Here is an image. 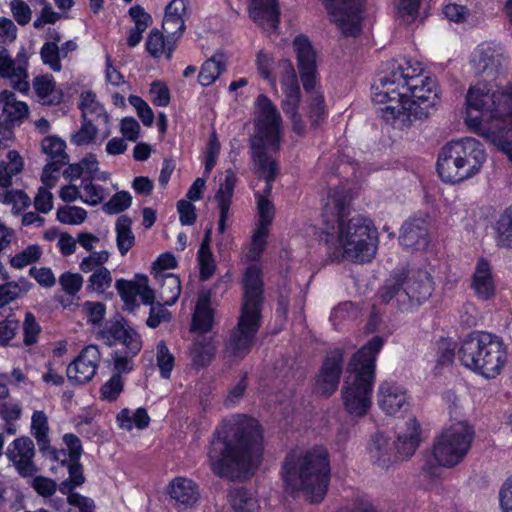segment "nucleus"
Masks as SVG:
<instances>
[{
  "label": "nucleus",
  "mask_w": 512,
  "mask_h": 512,
  "mask_svg": "<svg viewBox=\"0 0 512 512\" xmlns=\"http://www.w3.org/2000/svg\"><path fill=\"white\" fill-rule=\"evenodd\" d=\"M373 90L375 103L390 102L381 108V117L398 129L428 118L438 103L436 81L422 75L419 64L404 58L389 62L387 73L379 77Z\"/></svg>",
  "instance_id": "nucleus-1"
},
{
  "label": "nucleus",
  "mask_w": 512,
  "mask_h": 512,
  "mask_svg": "<svg viewBox=\"0 0 512 512\" xmlns=\"http://www.w3.org/2000/svg\"><path fill=\"white\" fill-rule=\"evenodd\" d=\"M263 434L259 422L245 415L225 420L214 432L208 450L211 470L219 477L253 473L261 463Z\"/></svg>",
  "instance_id": "nucleus-2"
},
{
  "label": "nucleus",
  "mask_w": 512,
  "mask_h": 512,
  "mask_svg": "<svg viewBox=\"0 0 512 512\" xmlns=\"http://www.w3.org/2000/svg\"><path fill=\"white\" fill-rule=\"evenodd\" d=\"M326 216L334 217L326 222V242L335 245L331 256L334 260H348L352 262H369L376 254V231L371 222L365 217L356 214L349 215V197L347 192L334 189L328 196L324 206Z\"/></svg>",
  "instance_id": "nucleus-3"
},
{
  "label": "nucleus",
  "mask_w": 512,
  "mask_h": 512,
  "mask_svg": "<svg viewBox=\"0 0 512 512\" xmlns=\"http://www.w3.org/2000/svg\"><path fill=\"white\" fill-rule=\"evenodd\" d=\"M467 105L481 112L478 133L512 162V89L492 90L479 83L469 89Z\"/></svg>",
  "instance_id": "nucleus-4"
},
{
  "label": "nucleus",
  "mask_w": 512,
  "mask_h": 512,
  "mask_svg": "<svg viewBox=\"0 0 512 512\" xmlns=\"http://www.w3.org/2000/svg\"><path fill=\"white\" fill-rule=\"evenodd\" d=\"M283 480L292 490L302 491L310 503L321 502L328 490L330 465L322 446L291 451L283 462Z\"/></svg>",
  "instance_id": "nucleus-5"
},
{
  "label": "nucleus",
  "mask_w": 512,
  "mask_h": 512,
  "mask_svg": "<svg viewBox=\"0 0 512 512\" xmlns=\"http://www.w3.org/2000/svg\"><path fill=\"white\" fill-rule=\"evenodd\" d=\"M383 340L374 336L366 345L354 354L348 364V373L341 389L345 411L354 418L365 416L371 405V393L375 379L376 354Z\"/></svg>",
  "instance_id": "nucleus-6"
},
{
  "label": "nucleus",
  "mask_w": 512,
  "mask_h": 512,
  "mask_svg": "<svg viewBox=\"0 0 512 512\" xmlns=\"http://www.w3.org/2000/svg\"><path fill=\"white\" fill-rule=\"evenodd\" d=\"M461 363L468 369L491 379L498 376L507 362V349L499 336L480 331L473 332L458 350Z\"/></svg>",
  "instance_id": "nucleus-7"
},
{
  "label": "nucleus",
  "mask_w": 512,
  "mask_h": 512,
  "mask_svg": "<svg viewBox=\"0 0 512 512\" xmlns=\"http://www.w3.org/2000/svg\"><path fill=\"white\" fill-rule=\"evenodd\" d=\"M486 160L482 144L471 137L451 141L439 153L437 171L448 183H458L476 175Z\"/></svg>",
  "instance_id": "nucleus-8"
},
{
  "label": "nucleus",
  "mask_w": 512,
  "mask_h": 512,
  "mask_svg": "<svg viewBox=\"0 0 512 512\" xmlns=\"http://www.w3.org/2000/svg\"><path fill=\"white\" fill-rule=\"evenodd\" d=\"M434 290L430 273L424 269L397 270L386 280L379 291L383 302L394 298L401 309L410 310L427 301Z\"/></svg>",
  "instance_id": "nucleus-9"
},
{
  "label": "nucleus",
  "mask_w": 512,
  "mask_h": 512,
  "mask_svg": "<svg viewBox=\"0 0 512 512\" xmlns=\"http://www.w3.org/2000/svg\"><path fill=\"white\" fill-rule=\"evenodd\" d=\"M255 133L250 138L251 155L277 152L281 143L282 118L271 100L261 94L256 100Z\"/></svg>",
  "instance_id": "nucleus-10"
},
{
  "label": "nucleus",
  "mask_w": 512,
  "mask_h": 512,
  "mask_svg": "<svg viewBox=\"0 0 512 512\" xmlns=\"http://www.w3.org/2000/svg\"><path fill=\"white\" fill-rule=\"evenodd\" d=\"M293 47L303 87L309 93L308 115L312 125L316 126L325 115L324 98L322 94L315 90L316 55L311 43L303 35L294 39Z\"/></svg>",
  "instance_id": "nucleus-11"
},
{
  "label": "nucleus",
  "mask_w": 512,
  "mask_h": 512,
  "mask_svg": "<svg viewBox=\"0 0 512 512\" xmlns=\"http://www.w3.org/2000/svg\"><path fill=\"white\" fill-rule=\"evenodd\" d=\"M474 439V430L466 421L453 423L437 438L433 446L436 462L447 468L458 465L467 455Z\"/></svg>",
  "instance_id": "nucleus-12"
},
{
  "label": "nucleus",
  "mask_w": 512,
  "mask_h": 512,
  "mask_svg": "<svg viewBox=\"0 0 512 512\" xmlns=\"http://www.w3.org/2000/svg\"><path fill=\"white\" fill-rule=\"evenodd\" d=\"M261 316L241 312L237 325L230 330L224 340L223 358L238 363L251 351L260 328Z\"/></svg>",
  "instance_id": "nucleus-13"
},
{
  "label": "nucleus",
  "mask_w": 512,
  "mask_h": 512,
  "mask_svg": "<svg viewBox=\"0 0 512 512\" xmlns=\"http://www.w3.org/2000/svg\"><path fill=\"white\" fill-rule=\"evenodd\" d=\"M330 19L346 37L361 32V8L363 0H322Z\"/></svg>",
  "instance_id": "nucleus-14"
},
{
  "label": "nucleus",
  "mask_w": 512,
  "mask_h": 512,
  "mask_svg": "<svg viewBox=\"0 0 512 512\" xmlns=\"http://www.w3.org/2000/svg\"><path fill=\"white\" fill-rule=\"evenodd\" d=\"M241 312L261 316L264 282L262 270L257 265L248 266L242 276Z\"/></svg>",
  "instance_id": "nucleus-15"
},
{
  "label": "nucleus",
  "mask_w": 512,
  "mask_h": 512,
  "mask_svg": "<svg viewBox=\"0 0 512 512\" xmlns=\"http://www.w3.org/2000/svg\"><path fill=\"white\" fill-rule=\"evenodd\" d=\"M41 148L42 152L51 159L43 168L41 181L52 188L58 180L62 167L69 163V156L65 152L66 144L56 136H47L42 140Z\"/></svg>",
  "instance_id": "nucleus-16"
},
{
  "label": "nucleus",
  "mask_w": 512,
  "mask_h": 512,
  "mask_svg": "<svg viewBox=\"0 0 512 512\" xmlns=\"http://www.w3.org/2000/svg\"><path fill=\"white\" fill-rule=\"evenodd\" d=\"M100 361L101 353L98 346L88 345L84 347L77 358L68 365V379L78 384L90 382L96 374Z\"/></svg>",
  "instance_id": "nucleus-17"
},
{
  "label": "nucleus",
  "mask_w": 512,
  "mask_h": 512,
  "mask_svg": "<svg viewBox=\"0 0 512 512\" xmlns=\"http://www.w3.org/2000/svg\"><path fill=\"white\" fill-rule=\"evenodd\" d=\"M6 456L22 477H31L38 472L34 463L35 446L30 437L15 439L6 450Z\"/></svg>",
  "instance_id": "nucleus-18"
},
{
  "label": "nucleus",
  "mask_w": 512,
  "mask_h": 512,
  "mask_svg": "<svg viewBox=\"0 0 512 512\" xmlns=\"http://www.w3.org/2000/svg\"><path fill=\"white\" fill-rule=\"evenodd\" d=\"M97 338L108 346L121 343L132 354H138L142 348L140 335L126 323L120 321L106 324L103 329L97 332Z\"/></svg>",
  "instance_id": "nucleus-19"
},
{
  "label": "nucleus",
  "mask_w": 512,
  "mask_h": 512,
  "mask_svg": "<svg viewBox=\"0 0 512 512\" xmlns=\"http://www.w3.org/2000/svg\"><path fill=\"white\" fill-rule=\"evenodd\" d=\"M343 368V352L341 349L329 351L316 380V389L325 396L332 395L338 388Z\"/></svg>",
  "instance_id": "nucleus-20"
},
{
  "label": "nucleus",
  "mask_w": 512,
  "mask_h": 512,
  "mask_svg": "<svg viewBox=\"0 0 512 512\" xmlns=\"http://www.w3.org/2000/svg\"><path fill=\"white\" fill-rule=\"evenodd\" d=\"M430 217L420 214L407 220L401 229L400 244L407 249H424L429 242Z\"/></svg>",
  "instance_id": "nucleus-21"
},
{
  "label": "nucleus",
  "mask_w": 512,
  "mask_h": 512,
  "mask_svg": "<svg viewBox=\"0 0 512 512\" xmlns=\"http://www.w3.org/2000/svg\"><path fill=\"white\" fill-rule=\"evenodd\" d=\"M503 60V49L493 42H485L478 46L471 63L477 73L493 74L502 65Z\"/></svg>",
  "instance_id": "nucleus-22"
},
{
  "label": "nucleus",
  "mask_w": 512,
  "mask_h": 512,
  "mask_svg": "<svg viewBox=\"0 0 512 512\" xmlns=\"http://www.w3.org/2000/svg\"><path fill=\"white\" fill-rule=\"evenodd\" d=\"M378 404L388 415H396L408 407L405 390L391 381L380 384L378 392Z\"/></svg>",
  "instance_id": "nucleus-23"
},
{
  "label": "nucleus",
  "mask_w": 512,
  "mask_h": 512,
  "mask_svg": "<svg viewBox=\"0 0 512 512\" xmlns=\"http://www.w3.org/2000/svg\"><path fill=\"white\" fill-rule=\"evenodd\" d=\"M249 15L263 28L275 29L279 24L278 0H251Z\"/></svg>",
  "instance_id": "nucleus-24"
},
{
  "label": "nucleus",
  "mask_w": 512,
  "mask_h": 512,
  "mask_svg": "<svg viewBox=\"0 0 512 512\" xmlns=\"http://www.w3.org/2000/svg\"><path fill=\"white\" fill-rule=\"evenodd\" d=\"M419 424L415 418H409L404 426L398 427L395 449L402 458L413 455L419 445Z\"/></svg>",
  "instance_id": "nucleus-25"
},
{
  "label": "nucleus",
  "mask_w": 512,
  "mask_h": 512,
  "mask_svg": "<svg viewBox=\"0 0 512 512\" xmlns=\"http://www.w3.org/2000/svg\"><path fill=\"white\" fill-rule=\"evenodd\" d=\"M236 182L237 178L235 173L231 169L226 170L225 179L220 184V187L215 195V200L217 201L219 208L218 232L220 234H223L226 230V221L228 218Z\"/></svg>",
  "instance_id": "nucleus-26"
},
{
  "label": "nucleus",
  "mask_w": 512,
  "mask_h": 512,
  "mask_svg": "<svg viewBox=\"0 0 512 512\" xmlns=\"http://www.w3.org/2000/svg\"><path fill=\"white\" fill-rule=\"evenodd\" d=\"M471 287L476 297L487 301L495 295L496 287L489 263L480 259L472 277Z\"/></svg>",
  "instance_id": "nucleus-27"
},
{
  "label": "nucleus",
  "mask_w": 512,
  "mask_h": 512,
  "mask_svg": "<svg viewBox=\"0 0 512 512\" xmlns=\"http://www.w3.org/2000/svg\"><path fill=\"white\" fill-rule=\"evenodd\" d=\"M184 0H172L165 8V15L162 22L163 31L177 40L185 30L184 14L186 13Z\"/></svg>",
  "instance_id": "nucleus-28"
},
{
  "label": "nucleus",
  "mask_w": 512,
  "mask_h": 512,
  "mask_svg": "<svg viewBox=\"0 0 512 512\" xmlns=\"http://www.w3.org/2000/svg\"><path fill=\"white\" fill-rule=\"evenodd\" d=\"M0 76L8 78L13 87L20 92H26L29 89L26 68L16 65L5 48L0 49Z\"/></svg>",
  "instance_id": "nucleus-29"
},
{
  "label": "nucleus",
  "mask_w": 512,
  "mask_h": 512,
  "mask_svg": "<svg viewBox=\"0 0 512 512\" xmlns=\"http://www.w3.org/2000/svg\"><path fill=\"white\" fill-rule=\"evenodd\" d=\"M169 493L172 499L185 508L193 506L199 499L197 484L185 477L175 478L170 484Z\"/></svg>",
  "instance_id": "nucleus-30"
},
{
  "label": "nucleus",
  "mask_w": 512,
  "mask_h": 512,
  "mask_svg": "<svg viewBox=\"0 0 512 512\" xmlns=\"http://www.w3.org/2000/svg\"><path fill=\"white\" fill-rule=\"evenodd\" d=\"M217 351L216 343L212 337L198 336L190 345L189 357L195 368L208 366Z\"/></svg>",
  "instance_id": "nucleus-31"
},
{
  "label": "nucleus",
  "mask_w": 512,
  "mask_h": 512,
  "mask_svg": "<svg viewBox=\"0 0 512 512\" xmlns=\"http://www.w3.org/2000/svg\"><path fill=\"white\" fill-rule=\"evenodd\" d=\"M211 293L199 292L198 301L192 317V331L207 333L213 327V310L210 308Z\"/></svg>",
  "instance_id": "nucleus-32"
},
{
  "label": "nucleus",
  "mask_w": 512,
  "mask_h": 512,
  "mask_svg": "<svg viewBox=\"0 0 512 512\" xmlns=\"http://www.w3.org/2000/svg\"><path fill=\"white\" fill-rule=\"evenodd\" d=\"M251 157L255 174L266 181L262 195L268 198L272 190V182L278 174V164L270 155H251Z\"/></svg>",
  "instance_id": "nucleus-33"
},
{
  "label": "nucleus",
  "mask_w": 512,
  "mask_h": 512,
  "mask_svg": "<svg viewBox=\"0 0 512 512\" xmlns=\"http://www.w3.org/2000/svg\"><path fill=\"white\" fill-rule=\"evenodd\" d=\"M176 41V38L169 37L168 35L165 40L160 30L152 29L146 41V50L154 58H159L165 54L167 59H171Z\"/></svg>",
  "instance_id": "nucleus-34"
},
{
  "label": "nucleus",
  "mask_w": 512,
  "mask_h": 512,
  "mask_svg": "<svg viewBox=\"0 0 512 512\" xmlns=\"http://www.w3.org/2000/svg\"><path fill=\"white\" fill-rule=\"evenodd\" d=\"M0 103L3 113L10 121H22L28 116V106L25 102L18 101L15 94L8 90L0 92Z\"/></svg>",
  "instance_id": "nucleus-35"
},
{
  "label": "nucleus",
  "mask_w": 512,
  "mask_h": 512,
  "mask_svg": "<svg viewBox=\"0 0 512 512\" xmlns=\"http://www.w3.org/2000/svg\"><path fill=\"white\" fill-rule=\"evenodd\" d=\"M158 281H161V287L159 291V298L164 305H173L180 296L181 293V282L175 274H156L155 276Z\"/></svg>",
  "instance_id": "nucleus-36"
},
{
  "label": "nucleus",
  "mask_w": 512,
  "mask_h": 512,
  "mask_svg": "<svg viewBox=\"0 0 512 512\" xmlns=\"http://www.w3.org/2000/svg\"><path fill=\"white\" fill-rule=\"evenodd\" d=\"M7 160L0 161V188L7 189L12 184L13 176L19 174L23 169V159L16 150L7 153Z\"/></svg>",
  "instance_id": "nucleus-37"
},
{
  "label": "nucleus",
  "mask_w": 512,
  "mask_h": 512,
  "mask_svg": "<svg viewBox=\"0 0 512 512\" xmlns=\"http://www.w3.org/2000/svg\"><path fill=\"white\" fill-rule=\"evenodd\" d=\"M225 70L223 55L216 54L206 60L198 75V82L203 87L213 84Z\"/></svg>",
  "instance_id": "nucleus-38"
},
{
  "label": "nucleus",
  "mask_w": 512,
  "mask_h": 512,
  "mask_svg": "<svg viewBox=\"0 0 512 512\" xmlns=\"http://www.w3.org/2000/svg\"><path fill=\"white\" fill-rule=\"evenodd\" d=\"M131 224L132 221L127 215H121L116 221V242L121 255H126L135 244V236L131 230Z\"/></svg>",
  "instance_id": "nucleus-39"
},
{
  "label": "nucleus",
  "mask_w": 512,
  "mask_h": 512,
  "mask_svg": "<svg viewBox=\"0 0 512 512\" xmlns=\"http://www.w3.org/2000/svg\"><path fill=\"white\" fill-rule=\"evenodd\" d=\"M371 458L379 466L385 467L390 462L391 447L388 438L383 433H376L368 447Z\"/></svg>",
  "instance_id": "nucleus-40"
},
{
  "label": "nucleus",
  "mask_w": 512,
  "mask_h": 512,
  "mask_svg": "<svg viewBox=\"0 0 512 512\" xmlns=\"http://www.w3.org/2000/svg\"><path fill=\"white\" fill-rule=\"evenodd\" d=\"M121 428L131 430L133 425L143 429L149 425L150 417L144 408H138L132 415L128 409H123L117 416Z\"/></svg>",
  "instance_id": "nucleus-41"
},
{
  "label": "nucleus",
  "mask_w": 512,
  "mask_h": 512,
  "mask_svg": "<svg viewBox=\"0 0 512 512\" xmlns=\"http://www.w3.org/2000/svg\"><path fill=\"white\" fill-rule=\"evenodd\" d=\"M48 420L43 411H35L32 415L31 431L36 438L39 449L44 452L48 448Z\"/></svg>",
  "instance_id": "nucleus-42"
},
{
  "label": "nucleus",
  "mask_w": 512,
  "mask_h": 512,
  "mask_svg": "<svg viewBox=\"0 0 512 512\" xmlns=\"http://www.w3.org/2000/svg\"><path fill=\"white\" fill-rule=\"evenodd\" d=\"M66 467L69 477L60 483L59 490L61 493H69L85 482L83 467L79 463V460H69Z\"/></svg>",
  "instance_id": "nucleus-43"
},
{
  "label": "nucleus",
  "mask_w": 512,
  "mask_h": 512,
  "mask_svg": "<svg viewBox=\"0 0 512 512\" xmlns=\"http://www.w3.org/2000/svg\"><path fill=\"white\" fill-rule=\"evenodd\" d=\"M33 87L36 95L43 104H53L55 97V82L52 76L44 75L36 77L33 81Z\"/></svg>",
  "instance_id": "nucleus-44"
},
{
  "label": "nucleus",
  "mask_w": 512,
  "mask_h": 512,
  "mask_svg": "<svg viewBox=\"0 0 512 512\" xmlns=\"http://www.w3.org/2000/svg\"><path fill=\"white\" fill-rule=\"evenodd\" d=\"M497 238L500 245L512 247V206L500 216L496 224Z\"/></svg>",
  "instance_id": "nucleus-45"
},
{
  "label": "nucleus",
  "mask_w": 512,
  "mask_h": 512,
  "mask_svg": "<svg viewBox=\"0 0 512 512\" xmlns=\"http://www.w3.org/2000/svg\"><path fill=\"white\" fill-rule=\"evenodd\" d=\"M111 284V272L106 267H103L91 273L86 289L97 293H104L111 287Z\"/></svg>",
  "instance_id": "nucleus-46"
},
{
  "label": "nucleus",
  "mask_w": 512,
  "mask_h": 512,
  "mask_svg": "<svg viewBox=\"0 0 512 512\" xmlns=\"http://www.w3.org/2000/svg\"><path fill=\"white\" fill-rule=\"evenodd\" d=\"M42 255L40 246L32 244L27 246L24 250L15 254L10 259V264L16 269H21L27 265L37 262Z\"/></svg>",
  "instance_id": "nucleus-47"
},
{
  "label": "nucleus",
  "mask_w": 512,
  "mask_h": 512,
  "mask_svg": "<svg viewBox=\"0 0 512 512\" xmlns=\"http://www.w3.org/2000/svg\"><path fill=\"white\" fill-rule=\"evenodd\" d=\"M110 253L107 250L92 252L84 257L80 264L79 269L83 273H92L100 268L105 267L104 264L109 260Z\"/></svg>",
  "instance_id": "nucleus-48"
},
{
  "label": "nucleus",
  "mask_w": 512,
  "mask_h": 512,
  "mask_svg": "<svg viewBox=\"0 0 512 512\" xmlns=\"http://www.w3.org/2000/svg\"><path fill=\"white\" fill-rule=\"evenodd\" d=\"M157 365L161 376L168 379L174 367V356L170 353L164 341L157 344Z\"/></svg>",
  "instance_id": "nucleus-49"
},
{
  "label": "nucleus",
  "mask_w": 512,
  "mask_h": 512,
  "mask_svg": "<svg viewBox=\"0 0 512 512\" xmlns=\"http://www.w3.org/2000/svg\"><path fill=\"white\" fill-rule=\"evenodd\" d=\"M257 197V209L259 215V224L258 227L268 229L274 218V205L272 202L266 198L264 195L256 194Z\"/></svg>",
  "instance_id": "nucleus-50"
},
{
  "label": "nucleus",
  "mask_w": 512,
  "mask_h": 512,
  "mask_svg": "<svg viewBox=\"0 0 512 512\" xmlns=\"http://www.w3.org/2000/svg\"><path fill=\"white\" fill-rule=\"evenodd\" d=\"M132 197L126 191H120L114 194L111 199L103 205V210L107 214H118L131 206Z\"/></svg>",
  "instance_id": "nucleus-51"
},
{
  "label": "nucleus",
  "mask_w": 512,
  "mask_h": 512,
  "mask_svg": "<svg viewBox=\"0 0 512 512\" xmlns=\"http://www.w3.org/2000/svg\"><path fill=\"white\" fill-rule=\"evenodd\" d=\"M437 346V367L449 366L452 364L455 356V345L450 338H441L436 343Z\"/></svg>",
  "instance_id": "nucleus-52"
},
{
  "label": "nucleus",
  "mask_w": 512,
  "mask_h": 512,
  "mask_svg": "<svg viewBox=\"0 0 512 512\" xmlns=\"http://www.w3.org/2000/svg\"><path fill=\"white\" fill-rule=\"evenodd\" d=\"M115 287L124 301L127 309L132 310L136 301V297L138 296V286L137 284L120 279L116 281Z\"/></svg>",
  "instance_id": "nucleus-53"
},
{
  "label": "nucleus",
  "mask_w": 512,
  "mask_h": 512,
  "mask_svg": "<svg viewBox=\"0 0 512 512\" xmlns=\"http://www.w3.org/2000/svg\"><path fill=\"white\" fill-rule=\"evenodd\" d=\"M40 54L43 62L49 65L53 71L59 72L61 70L60 48L55 42L45 43L41 48Z\"/></svg>",
  "instance_id": "nucleus-54"
},
{
  "label": "nucleus",
  "mask_w": 512,
  "mask_h": 512,
  "mask_svg": "<svg viewBox=\"0 0 512 512\" xmlns=\"http://www.w3.org/2000/svg\"><path fill=\"white\" fill-rule=\"evenodd\" d=\"M97 134L98 128L94 123L83 120L80 129L72 135L71 141L78 146L88 145L94 142Z\"/></svg>",
  "instance_id": "nucleus-55"
},
{
  "label": "nucleus",
  "mask_w": 512,
  "mask_h": 512,
  "mask_svg": "<svg viewBox=\"0 0 512 512\" xmlns=\"http://www.w3.org/2000/svg\"><path fill=\"white\" fill-rule=\"evenodd\" d=\"M124 383L119 374H113L112 377L101 387V397L109 402L115 401L123 391Z\"/></svg>",
  "instance_id": "nucleus-56"
},
{
  "label": "nucleus",
  "mask_w": 512,
  "mask_h": 512,
  "mask_svg": "<svg viewBox=\"0 0 512 512\" xmlns=\"http://www.w3.org/2000/svg\"><path fill=\"white\" fill-rule=\"evenodd\" d=\"M57 219L64 224H80L86 219V211L75 206L61 207L57 211Z\"/></svg>",
  "instance_id": "nucleus-57"
},
{
  "label": "nucleus",
  "mask_w": 512,
  "mask_h": 512,
  "mask_svg": "<svg viewBox=\"0 0 512 512\" xmlns=\"http://www.w3.org/2000/svg\"><path fill=\"white\" fill-rule=\"evenodd\" d=\"M62 290L69 296H75L82 288L83 277L78 273L65 272L59 277Z\"/></svg>",
  "instance_id": "nucleus-58"
},
{
  "label": "nucleus",
  "mask_w": 512,
  "mask_h": 512,
  "mask_svg": "<svg viewBox=\"0 0 512 512\" xmlns=\"http://www.w3.org/2000/svg\"><path fill=\"white\" fill-rule=\"evenodd\" d=\"M137 354H132L130 350L125 352L115 351L113 354V365L115 374L121 376L122 373H129L133 370V358Z\"/></svg>",
  "instance_id": "nucleus-59"
},
{
  "label": "nucleus",
  "mask_w": 512,
  "mask_h": 512,
  "mask_svg": "<svg viewBox=\"0 0 512 512\" xmlns=\"http://www.w3.org/2000/svg\"><path fill=\"white\" fill-rule=\"evenodd\" d=\"M285 99L282 101V109L288 116L298 114L300 102V87L283 88Z\"/></svg>",
  "instance_id": "nucleus-60"
},
{
  "label": "nucleus",
  "mask_w": 512,
  "mask_h": 512,
  "mask_svg": "<svg viewBox=\"0 0 512 512\" xmlns=\"http://www.w3.org/2000/svg\"><path fill=\"white\" fill-rule=\"evenodd\" d=\"M129 103L136 109L139 118L145 126H151L154 120V113L149 105L139 96L131 95Z\"/></svg>",
  "instance_id": "nucleus-61"
},
{
  "label": "nucleus",
  "mask_w": 512,
  "mask_h": 512,
  "mask_svg": "<svg viewBox=\"0 0 512 512\" xmlns=\"http://www.w3.org/2000/svg\"><path fill=\"white\" fill-rule=\"evenodd\" d=\"M40 330V326L36 322V319L33 316V314L27 313L23 323L24 344L27 346L35 344L37 342Z\"/></svg>",
  "instance_id": "nucleus-62"
},
{
  "label": "nucleus",
  "mask_w": 512,
  "mask_h": 512,
  "mask_svg": "<svg viewBox=\"0 0 512 512\" xmlns=\"http://www.w3.org/2000/svg\"><path fill=\"white\" fill-rule=\"evenodd\" d=\"M268 236V229L258 227L253 235L251 248L249 250L248 258L250 260H258L264 251L266 238Z\"/></svg>",
  "instance_id": "nucleus-63"
},
{
  "label": "nucleus",
  "mask_w": 512,
  "mask_h": 512,
  "mask_svg": "<svg viewBox=\"0 0 512 512\" xmlns=\"http://www.w3.org/2000/svg\"><path fill=\"white\" fill-rule=\"evenodd\" d=\"M281 70V84L283 88H291L299 86L296 71L293 64L288 59H283L279 62Z\"/></svg>",
  "instance_id": "nucleus-64"
}]
</instances>
